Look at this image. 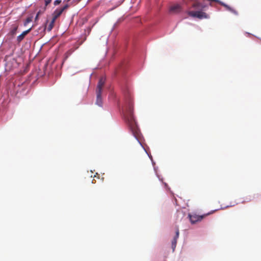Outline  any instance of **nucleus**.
Wrapping results in <instances>:
<instances>
[{
	"label": "nucleus",
	"mask_w": 261,
	"mask_h": 261,
	"mask_svg": "<svg viewBox=\"0 0 261 261\" xmlns=\"http://www.w3.org/2000/svg\"><path fill=\"white\" fill-rule=\"evenodd\" d=\"M71 0H65L64 1L66 2H70Z\"/></svg>",
	"instance_id": "17"
},
{
	"label": "nucleus",
	"mask_w": 261,
	"mask_h": 261,
	"mask_svg": "<svg viewBox=\"0 0 261 261\" xmlns=\"http://www.w3.org/2000/svg\"><path fill=\"white\" fill-rule=\"evenodd\" d=\"M18 28V24H13L11 27V29L9 32V34L12 35V36H14L16 33Z\"/></svg>",
	"instance_id": "10"
},
{
	"label": "nucleus",
	"mask_w": 261,
	"mask_h": 261,
	"mask_svg": "<svg viewBox=\"0 0 261 261\" xmlns=\"http://www.w3.org/2000/svg\"><path fill=\"white\" fill-rule=\"evenodd\" d=\"M42 13V12H41V11H39V12H38V13H37V15L36 16V17H35V21H36L38 19V17H39V16Z\"/></svg>",
	"instance_id": "14"
},
{
	"label": "nucleus",
	"mask_w": 261,
	"mask_h": 261,
	"mask_svg": "<svg viewBox=\"0 0 261 261\" xmlns=\"http://www.w3.org/2000/svg\"><path fill=\"white\" fill-rule=\"evenodd\" d=\"M123 111L125 119L129 129L134 136L137 138L139 135V130L133 115V103L130 97H128L126 100L125 106Z\"/></svg>",
	"instance_id": "1"
},
{
	"label": "nucleus",
	"mask_w": 261,
	"mask_h": 261,
	"mask_svg": "<svg viewBox=\"0 0 261 261\" xmlns=\"http://www.w3.org/2000/svg\"><path fill=\"white\" fill-rule=\"evenodd\" d=\"M52 0H45V5L47 6L48 4H49L51 2Z\"/></svg>",
	"instance_id": "15"
},
{
	"label": "nucleus",
	"mask_w": 261,
	"mask_h": 261,
	"mask_svg": "<svg viewBox=\"0 0 261 261\" xmlns=\"http://www.w3.org/2000/svg\"><path fill=\"white\" fill-rule=\"evenodd\" d=\"M187 14L192 17L198 18L199 19L207 18V14L201 11H187Z\"/></svg>",
	"instance_id": "2"
},
{
	"label": "nucleus",
	"mask_w": 261,
	"mask_h": 261,
	"mask_svg": "<svg viewBox=\"0 0 261 261\" xmlns=\"http://www.w3.org/2000/svg\"><path fill=\"white\" fill-rule=\"evenodd\" d=\"M32 21V17H28L24 23V25H27L29 23H30V22H31Z\"/></svg>",
	"instance_id": "12"
},
{
	"label": "nucleus",
	"mask_w": 261,
	"mask_h": 261,
	"mask_svg": "<svg viewBox=\"0 0 261 261\" xmlns=\"http://www.w3.org/2000/svg\"><path fill=\"white\" fill-rule=\"evenodd\" d=\"M48 20H46L45 23V27H46V25H47V23H48Z\"/></svg>",
	"instance_id": "16"
},
{
	"label": "nucleus",
	"mask_w": 261,
	"mask_h": 261,
	"mask_svg": "<svg viewBox=\"0 0 261 261\" xmlns=\"http://www.w3.org/2000/svg\"><path fill=\"white\" fill-rule=\"evenodd\" d=\"M61 2H62L61 0H56L54 2V4L55 6H57V5L60 4L61 3Z\"/></svg>",
	"instance_id": "13"
},
{
	"label": "nucleus",
	"mask_w": 261,
	"mask_h": 261,
	"mask_svg": "<svg viewBox=\"0 0 261 261\" xmlns=\"http://www.w3.org/2000/svg\"><path fill=\"white\" fill-rule=\"evenodd\" d=\"M190 222L192 224H195L197 222L200 221L203 218V216H199L196 214L189 215Z\"/></svg>",
	"instance_id": "5"
},
{
	"label": "nucleus",
	"mask_w": 261,
	"mask_h": 261,
	"mask_svg": "<svg viewBox=\"0 0 261 261\" xmlns=\"http://www.w3.org/2000/svg\"><path fill=\"white\" fill-rule=\"evenodd\" d=\"M69 7V5L68 4L65 5L64 7L60 8H58L54 11L53 13L52 14L53 18L55 19H57Z\"/></svg>",
	"instance_id": "3"
},
{
	"label": "nucleus",
	"mask_w": 261,
	"mask_h": 261,
	"mask_svg": "<svg viewBox=\"0 0 261 261\" xmlns=\"http://www.w3.org/2000/svg\"><path fill=\"white\" fill-rule=\"evenodd\" d=\"M182 11V8L179 4H174L170 6L169 8V13L170 14H175L181 12Z\"/></svg>",
	"instance_id": "4"
},
{
	"label": "nucleus",
	"mask_w": 261,
	"mask_h": 261,
	"mask_svg": "<svg viewBox=\"0 0 261 261\" xmlns=\"http://www.w3.org/2000/svg\"><path fill=\"white\" fill-rule=\"evenodd\" d=\"M178 237H179V230H178V228H177L176 231L175 236L174 237V238L172 241V248L173 251L174 250V249L176 247V243H177V239L178 238Z\"/></svg>",
	"instance_id": "7"
},
{
	"label": "nucleus",
	"mask_w": 261,
	"mask_h": 261,
	"mask_svg": "<svg viewBox=\"0 0 261 261\" xmlns=\"http://www.w3.org/2000/svg\"><path fill=\"white\" fill-rule=\"evenodd\" d=\"M56 20V19H54V18H52V19H51V21L50 22V23L47 28L48 31L49 32L53 29V27H54V24H55Z\"/></svg>",
	"instance_id": "11"
},
{
	"label": "nucleus",
	"mask_w": 261,
	"mask_h": 261,
	"mask_svg": "<svg viewBox=\"0 0 261 261\" xmlns=\"http://www.w3.org/2000/svg\"><path fill=\"white\" fill-rule=\"evenodd\" d=\"M96 104L101 107L102 106V101L101 98V92H96Z\"/></svg>",
	"instance_id": "9"
},
{
	"label": "nucleus",
	"mask_w": 261,
	"mask_h": 261,
	"mask_svg": "<svg viewBox=\"0 0 261 261\" xmlns=\"http://www.w3.org/2000/svg\"><path fill=\"white\" fill-rule=\"evenodd\" d=\"M31 28L23 32L17 38L18 42H21L24 38V37L31 31Z\"/></svg>",
	"instance_id": "8"
},
{
	"label": "nucleus",
	"mask_w": 261,
	"mask_h": 261,
	"mask_svg": "<svg viewBox=\"0 0 261 261\" xmlns=\"http://www.w3.org/2000/svg\"><path fill=\"white\" fill-rule=\"evenodd\" d=\"M105 83V79L103 77H101L98 83L96 91V92H102V88L104 86Z\"/></svg>",
	"instance_id": "6"
}]
</instances>
